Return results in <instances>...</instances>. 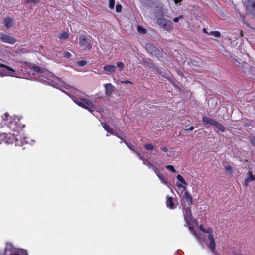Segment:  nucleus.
<instances>
[{
  "instance_id": "f257e3e1",
  "label": "nucleus",
  "mask_w": 255,
  "mask_h": 255,
  "mask_svg": "<svg viewBox=\"0 0 255 255\" xmlns=\"http://www.w3.org/2000/svg\"><path fill=\"white\" fill-rule=\"evenodd\" d=\"M0 255H29L26 250L15 249L11 244L7 243L3 252L1 251Z\"/></svg>"
},
{
  "instance_id": "f03ea898",
  "label": "nucleus",
  "mask_w": 255,
  "mask_h": 255,
  "mask_svg": "<svg viewBox=\"0 0 255 255\" xmlns=\"http://www.w3.org/2000/svg\"><path fill=\"white\" fill-rule=\"evenodd\" d=\"M235 64L243 68L244 72L247 75H254L255 74V68L254 67H251L247 63H240L237 60H234Z\"/></svg>"
},
{
  "instance_id": "7ed1b4c3",
  "label": "nucleus",
  "mask_w": 255,
  "mask_h": 255,
  "mask_svg": "<svg viewBox=\"0 0 255 255\" xmlns=\"http://www.w3.org/2000/svg\"><path fill=\"white\" fill-rule=\"evenodd\" d=\"M75 102L79 106L87 109L90 112L96 109V106L93 104L92 102L87 99H82V101L74 100Z\"/></svg>"
},
{
  "instance_id": "20e7f679",
  "label": "nucleus",
  "mask_w": 255,
  "mask_h": 255,
  "mask_svg": "<svg viewBox=\"0 0 255 255\" xmlns=\"http://www.w3.org/2000/svg\"><path fill=\"white\" fill-rule=\"evenodd\" d=\"M157 23L161 28L168 31H171L173 28L171 21L165 18L158 19L157 20Z\"/></svg>"
},
{
  "instance_id": "39448f33",
  "label": "nucleus",
  "mask_w": 255,
  "mask_h": 255,
  "mask_svg": "<svg viewBox=\"0 0 255 255\" xmlns=\"http://www.w3.org/2000/svg\"><path fill=\"white\" fill-rule=\"evenodd\" d=\"M246 5L247 12L250 14L255 16V0H248Z\"/></svg>"
},
{
  "instance_id": "423d86ee",
  "label": "nucleus",
  "mask_w": 255,
  "mask_h": 255,
  "mask_svg": "<svg viewBox=\"0 0 255 255\" xmlns=\"http://www.w3.org/2000/svg\"><path fill=\"white\" fill-rule=\"evenodd\" d=\"M79 45L81 46H86L88 49H92V45L90 44V40L84 35H81L79 37Z\"/></svg>"
},
{
  "instance_id": "0eeeda50",
  "label": "nucleus",
  "mask_w": 255,
  "mask_h": 255,
  "mask_svg": "<svg viewBox=\"0 0 255 255\" xmlns=\"http://www.w3.org/2000/svg\"><path fill=\"white\" fill-rule=\"evenodd\" d=\"M0 40L4 43L10 44H14L16 40L13 37L10 35H8L3 33L0 34Z\"/></svg>"
},
{
  "instance_id": "6e6552de",
  "label": "nucleus",
  "mask_w": 255,
  "mask_h": 255,
  "mask_svg": "<svg viewBox=\"0 0 255 255\" xmlns=\"http://www.w3.org/2000/svg\"><path fill=\"white\" fill-rule=\"evenodd\" d=\"M208 240L210 242L208 244V247L210 251L214 254H216V252L215 250L216 248V244L215 241L214 239V237L213 235H209L208 237Z\"/></svg>"
},
{
  "instance_id": "1a4fd4ad",
  "label": "nucleus",
  "mask_w": 255,
  "mask_h": 255,
  "mask_svg": "<svg viewBox=\"0 0 255 255\" xmlns=\"http://www.w3.org/2000/svg\"><path fill=\"white\" fill-rule=\"evenodd\" d=\"M145 48L149 53L152 55H157L159 52L158 49L150 43L146 44Z\"/></svg>"
},
{
  "instance_id": "9d476101",
  "label": "nucleus",
  "mask_w": 255,
  "mask_h": 255,
  "mask_svg": "<svg viewBox=\"0 0 255 255\" xmlns=\"http://www.w3.org/2000/svg\"><path fill=\"white\" fill-rule=\"evenodd\" d=\"M191 208H183L184 216L185 220L188 222L192 219Z\"/></svg>"
},
{
  "instance_id": "9b49d317",
  "label": "nucleus",
  "mask_w": 255,
  "mask_h": 255,
  "mask_svg": "<svg viewBox=\"0 0 255 255\" xmlns=\"http://www.w3.org/2000/svg\"><path fill=\"white\" fill-rule=\"evenodd\" d=\"M202 121L204 124L206 125H212L214 126V123H215L216 121L210 118L207 116H203L202 119Z\"/></svg>"
},
{
  "instance_id": "f8f14e48",
  "label": "nucleus",
  "mask_w": 255,
  "mask_h": 255,
  "mask_svg": "<svg viewBox=\"0 0 255 255\" xmlns=\"http://www.w3.org/2000/svg\"><path fill=\"white\" fill-rule=\"evenodd\" d=\"M142 63L150 68H155V65L152 62V61L149 59H143L142 60Z\"/></svg>"
},
{
  "instance_id": "ddd939ff",
  "label": "nucleus",
  "mask_w": 255,
  "mask_h": 255,
  "mask_svg": "<svg viewBox=\"0 0 255 255\" xmlns=\"http://www.w3.org/2000/svg\"><path fill=\"white\" fill-rule=\"evenodd\" d=\"M248 177L245 180L244 183H243V185L245 186H247L248 182L254 181L255 179V176L252 174L251 172L249 171L248 173Z\"/></svg>"
},
{
  "instance_id": "4468645a",
  "label": "nucleus",
  "mask_w": 255,
  "mask_h": 255,
  "mask_svg": "<svg viewBox=\"0 0 255 255\" xmlns=\"http://www.w3.org/2000/svg\"><path fill=\"white\" fill-rule=\"evenodd\" d=\"M184 199L188 203V206H190L192 202V197L188 191H186L184 193Z\"/></svg>"
},
{
  "instance_id": "2eb2a0df",
  "label": "nucleus",
  "mask_w": 255,
  "mask_h": 255,
  "mask_svg": "<svg viewBox=\"0 0 255 255\" xmlns=\"http://www.w3.org/2000/svg\"><path fill=\"white\" fill-rule=\"evenodd\" d=\"M103 69L104 71L111 73L115 71L116 67L114 65H109L104 66Z\"/></svg>"
},
{
  "instance_id": "dca6fc26",
  "label": "nucleus",
  "mask_w": 255,
  "mask_h": 255,
  "mask_svg": "<svg viewBox=\"0 0 255 255\" xmlns=\"http://www.w3.org/2000/svg\"><path fill=\"white\" fill-rule=\"evenodd\" d=\"M0 67L2 68H5L9 71V73L7 74L9 76H13L15 73V70L11 67L4 65L3 64H0Z\"/></svg>"
},
{
  "instance_id": "f3484780",
  "label": "nucleus",
  "mask_w": 255,
  "mask_h": 255,
  "mask_svg": "<svg viewBox=\"0 0 255 255\" xmlns=\"http://www.w3.org/2000/svg\"><path fill=\"white\" fill-rule=\"evenodd\" d=\"M105 88L106 95H110L113 92V86L112 84L108 83L105 85Z\"/></svg>"
},
{
  "instance_id": "a211bd4d",
  "label": "nucleus",
  "mask_w": 255,
  "mask_h": 255,
  "mask_svg": "<svg viewBox=\"0 0 255 255\" xmlns=\"http://www.w3.org/2000/svg\"><path fill=\"white\" fill-rule=\"evenodd\" d=\"M214 126L222 132H224L225 131L226 128L221 124L216 121L214 124Z\"/></svg>"
},
{
  "instance_id": "6ab92c4d",
  "label": "nucleus",
  "mask_w": 255,
  "mask_h": 255,
  "mask_svg": "<svg viewBox=\"0 0 255 255\" xmlns=\"http://www.w3.org/2000/svg\"><path fill=\"white\" fill-rule=\"evenodd\" d=\"M5 26L7 28H9L12 26L13 21L10 18H7L4 20Z\"/></svg>"
},
{
  "instance_id": "aec40b11",
  "label": "nucleus",
  "mask_w": 255,
  "mask_h": 255,
  "mask_svg": "<svg viewBox=\"0 0 255 255\" xmlns=\"http://www.w3.org/2000/svg\"><path fill=\"white\" fill-rule=\"evenodd\" d=\"M68 37L69 33L67 32H63L62 33H60L58 36L59 38L61 40L66 39L68 38Z\"/></svg>"
},
{
  "instance_id": "412c9836",
  "label": "nucleus",
  "mask_w": 255,
  "mask_h": 255,
  "mask_svg": "<svg viewBox=\"0 0 255 255\" xmlns=\"http://www.w3.org/2000/svg\"><path fill=\"white\" fill-rule=\"evenodd\" d=\"M166 204H167V206H169L170 207H173L174 206L173 198L171 197L167 196V200Z\"/></svg>"
},
{
  "instance_id": "4be33fe9",
  "label": "nucleus",
  "mask_w": 255,
  "mask_h": 255,
  "mask_svg": "<svg viewBox=\"0 0 255 255\" xmlns=\"http://www.w3.org/2000/svg\"><path fill=\"white\" fill-rule=\"evenodd\" d=\"M102 125L103 126V128L104 129L109 133H110L111 134H113V130L111 129V128L106 125L105 123H102Z\"/></svg>"
},
{
  "instance_id": "5701e85b",
  "label": "nucleus",
  "mask_w": 255,
  "mask_h": 255,
  "mask_svg": "<svg viewBox=\"0 0 255 255\" xmlns=\"http://www.w3.org/2000/svg\"><path fill=\"white\" fill-rule=\"evenodd\" d=\"M32 69L34 71L39 73H42L43 72V70L41 68L37 66L32 67Z\"/></svg>"
},
{
  "instance_id": "b1692460",
  "label": "nucleus",
  "mask_w": 255,
  "mask_h": 255,
  "mask_svg": "<svg viewBox=\"0 0 255 255\" xmlns=\"http://www.w3.org/2000/svg\"><path fill=\"white\" fill-rule=\"evenodd\" d=\"M115 0H110L109 1V7L111 9H113L115 7Z\"/></svg>"
},
{
  "instance_id": "393cba45",
  "label": "nucleus",
  "mask_w": 255,
  "mask_h": 255,
  "mask_svg": "<svg viewBox=\"0 0 255 255\" xmlns=\"http://www.w3.org/2000/svg\"><path fill=\"white\" fill-rule=\"evenodd\" d=\"M209 34L212 35L216 37L220 36V33L219 31H211L209 32Z\"/></svg>"
},
{
  "instance_id": "a878e982",
  "label": "nucleus",
  "mask_w": 255,
  "mask_h": 255,
  "mask_svg": "<svg viewBox=\"0 0 255 255\" xmlns=\"http://www.w3.org/2000/svg\"><path fill=\"white\" fill-rule=\"evenodd\" d=\"M177 179L180 181L182 183L185 184V185H187V183L186 182H185V180L184 179V178H183V177L180 175H178L177 176Z\"/></svg>"
},
{
  "instance_id": "bb28decb",
  "label": "nucleus",
  "mask_w": 255,
  "mask_h": 255,
  "mask_svg": "<svg viewBox=\"0 0 255 255\" xmlns=\"http://www.w3.org/2000/svg\"><path fill=\"white\" fill-rule=\"evenodd\" d=\"M86 63L87 62L85 60H81L77 62V65L81 67L85 66Z\"/></svg>"
},
{
  "instance_id": "cd10ccee",
  "label": "nucleus",
  "mask_w": 255,
  "mask_h": 255,
  "mask_svg": "<svg viewBox=\"0 0 255 255\" xmlns=\"http://www.w3.org/2000/svg\"><path fill=\"white\" fill-rule=\"evenodd\" d=\"M213 232V230L211 228H209L208 229H205L204 231V233H209V235H213L212 233Z\"/></svg>"
},
{
  "instance_id": "c85d7f7f",
  "label": "nucleus",
  "mask_w": 255,
  "mask_h": 255,
  "mask_svg": "<svg viewBox=\"0 0 255 255\" xmlns=\"http://www.w3.org/2000/svg\"><path fill=\"white\" fill-rule=\"evenodd\" d=\"M137 30L140 33L144 34L146 32L145 29L140 26L137 27Z\"/></svg>"
},
{
  "instance_id": "c756f323",
  "label": "nucleus",
  "mask_w": 255,
  "mask_h": 255,
  "mask_svg": "<svg viewBox=\"0 0 255 255\" xmlns=\"http://www.w3.org/2000/svg\"><path fill=\"white\" fill-rule=\"evenodd\" d=\"M144 147L147 149V150H152L153 149V146L151 144H146L144 145Z\"/></svg>"
},
{
  "instance_id": "7c9ffc66",
  "label": "nucleus",
  "mask_w": 255,
  "mask_h": 255,
  "mask_svg": "<svg viewBox=\"0 0 255 255\" xmlns=\"http://www.w3.org/2000/svg\"><path fill=\"white\" fill-rule=\"evenodd\" d=\"M122 7L120 4H117L116 6V11L117 12H120L122 11Z\"/></svg>"
},
{
  "instance_id": "2f4dec72",
  "label": "nucleus",
  "mask_w": 255,
  "mask_h": 255,
  "mask_svg": "<svg viewBox=\"0 0 255 255\" xmlns=\"http://www.w3.org/2000/svg\"><path fill=\"white\" fill-rule=\"evenodd\" d=\"M117 65L121 70L124 68V64L122 62H118L117 63Z\"/></svg>"
},
{
  "instance_id": "473e14b6",
  "label": "nucleus",
  "mask_w": 255,
  "mask_h": 255,
  "mask_svg": "<svg viewBox=\"0 0 255 255\" xmlns=\"http://www.w3.org/2000/svg\"><path fill=\"white\" fill-rule=\"evenodd\" d=\"M183 18H184L183 15H181L179 16L178 17H176V18H174L173 21L174 22L176 23L179 21V19H182Z\"/></svg>"
},
{
  "instance_id": "72a5a7b5",
  "label": "nucleus",
  "mask_w": 255,
  "mask_h": 255,
  "mask_svg": "<svg viewBox=\"0 0 255 255\" xmlns=\"http://www.w3.org/2000/svg\"><path fill=\"white\" fill-rule=\"evenodd\" d=\"M189 230H190V231L193 233V234L196 236H197V234L196 232V231L194 230V228L193 227H191V226H189Z\"/></svg>"
},
{
  "instance_id": "f704fd0d",
  "label": "nucleus",
  "mask_w": 255,
  "mask_h": 255,
  "mask_svg": "<svg viewBox=\"0 0 255 255\" xmlns=\"http://www.w3.org/2000/svg\"><path fill=\"white\" fill-rule=\"evenodd\" d=\"M166 168L174 172L176 171L172 165H167Z\"/></svg>"
},
{
  "instance_id": "c9c22d12",
  "label": "nucleus",
  "mask_w": 255,
  "mask_h": 255,
  "mask_svg": "<svg viewBox=\"0 0 255 255\" xmlns=\"http://www.w3.org/2000/svg\"><path fill=\"white\" fill-rule=\"evenodd\" d=\"M38 2L37 0H26V3H33L34 4Z\"/></svg>"
},
{
  "instance_id": "e433bc0d",
  "label": "nucleus",
  "mask_w": 255,
  "mask_h": 255,
  "mask_svg": "<svg viewBox=\"0 0 255 255\" xmlns=\"http://www.w3.org/2000/svg\"><path fill=\"white\" fill-rule=\"evenodd\" d=\"M63 56L64 57L68 58L71 56V54L68 52H65L64 53Z\"/></svg>"
},
{
  "instance_id": "4c0bfd02",
  "label": "nucleus",
  "mask_w": 255,
  "mask_h": 255,
  "mask_svg": "<svg viewBox=\"0 0 255 255\" xmlns=\"http://www.w3.org/2000/svg\"><path fill=\"white\" fill-rule=\"evenodd\" d=\"M250 140L251 143L253 144V145L255 146V137H251Z\"/></svg>"
},
{
  "instance_id": "58836bf2",
  "label": "nucleus",
  "mask_w": 255,
  "mask_h": 255,
  "mask_svg": "<svg viewBox=\"0 0 255 255\" xmlns=\"http://www.w3.org/2000/svg\"><path fill=\"white\" fill-rule=\"evenodd\" d=\"M225 169H226V170L227 172H228L229 173V174L231 173V170H232V168L230 166H227L225 167Z\"/></svg>"
},
{
  "instance_id": "ea45409f",
  "label": "nucleus",
  "mask_w": 255,
  "mask_h": 255,
  "mask_svg": "<svg viewBox=\"0 0 255 255\" xmlns=\"http://www.w3.org/2000/svg\"><path fill=\"white\" fill-rule=\"evenodd\" d=\"M157 175L158 176V177L162 180L163 181V182L165 183V184H166V182L165 181H164L163 179V178H162V176L161 174H159V173H157Z\"/></svg>"
},
{
  "instance_id": "a19ab883",
  "label": "nucleus",
  "mask_w": 255,
  "mask_h": 255,
  "mask_svg": "<svg viewBox=\"0 0 255 255\" xmlns=\"http://www.w3.org/2000/svg\"><path fill=\"white\" fill-rule=\"evenodd\" d=\"M161 150L164 152H167L168 151V148L165 146H162L161 147Z\"/></svg>"
},
{
  "instance_id": "79ce46f5",
  "label": "nucleus",
  "mask_w": 255,
  "mask_h": 255,
  "mask_svg": "<svg viewBox=\"0 0 255 255\" xmlns=\"http://www.w3.org/2000/svg\"><path fill=\"white\" fill-rule=\"evenodd\" d=\"M121 82L122 83H125V84H128V83L132 84L131 81H128V80H126L125 81H121Z\"/></svg>"
},
{
  "instance_id": "37998d69",
  "label": "nucleus",
  "mask_w": 255,
  "mask_h": 255,
  "mask_svg": "<svg viewBox=\"0 0 255 255\" xmlns=\"http://www.w3.org/2000/svg\"><path fill=\"white\" fill-rule=\"evenodd\" d=\"M199 229L202 231L203 232H204V230H205V228H204L203 226L202 225H200L199 227Z\"/></svg>"
},
{
  "instance_id": "c03bdc74",
  "label": "nucleus",
  "mask_w": 255,
  "mask_h": 255,
  "mask_svg": "<svg viewBox=\"0 0 255 255\" xmlns=\"http://www.w3.org/2000/svg\"><path fill=\"white\" fill-rule=\"evenodd\" d=\"M193 129H194V127L192 126V127H190L189 128L186 129V130L191 131V130H193Z\"/></svg>"
},
{
  "instance_id": "a18cd8bd",
  "label": "nucleus",
  "mask_w": 255,
  "mask_h": 255,
  "mask_svg": "<svg viewBox=\"0 0 255 255\" xmlns=\"http://www.w3.org/2000/svg\"><path fill=\"white\" fill-rule=\"evenodd\" d=\"M203 32H204L205 33H207V34H209V32H208L207 31V29H206V28H204V29H203Z\"/></svg>"
},
{
  "instance_id": "49530a36",
  "label": "nucleus",
  "mask_w": 255,
  "mask_h": 255,
  "mask_svg": "<svg viewBox=\"0 0 255 255\" xmlns=\"http://www.w3.org/2000/svg\"><path fill=\"white\" fill-rule=\"evenodd\" d=\"M182 0H174V1L175 3H177L178 2H181Z\"/></svg>"
},
{
  "instance_id": "de8ad7c7",
  "label": "nucleus",
  "mask_w": 255,
  "mask_h": 255,
  "mask_svg": "<svg viewBox=\"0 0 255 255\" xmlns=\"http://www.w3.org/2000/svg\"><path fill=\"white\" fill-rule=\"evenodd\" d=\"M233 255H241V254H239L236 253H235V252H234V253H233Z\"/></svg>"
},
{
  "instance_id": "09e8293b",
  "label": "nucleus",
  "mask_w": 255,
  "mask_h": 255,
  "mask_svg": "<svg viewBox=\"0 0 255 255\" xmlns=\"http://www.w3.org/2000/svg\"><path fill=\"white\" fill-rule=\"evenodd\" d=\"M194 62H195V61H193V62H192V64L195 65H196V66H198V65H197V64H194Z\"/></svg>"
},
{
  "instance_id": "8fccbe9b",
  "label": "nucleus",
  "mask_w": 255,
  "mask_h": 255,
  "mask_svg": "<svg viewBox=\"0 0 255 255\" xmlns=\"http://www.w3.org/2000/svg\"><path fill=\"white\" fill-rule=\"evenodd\" d=\"M240 34H241V36H243L242 31L240 32Z\"/></svg>"
}]
</instances>
